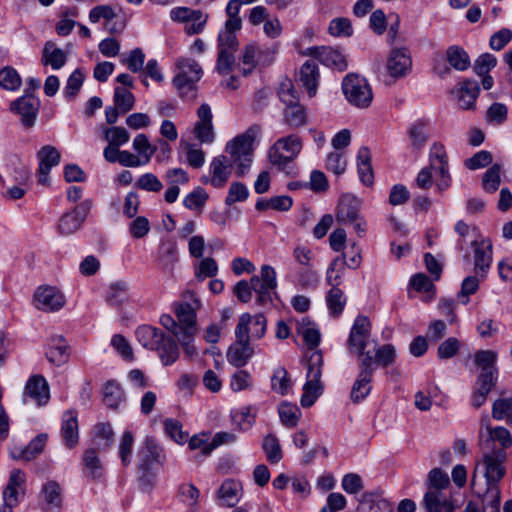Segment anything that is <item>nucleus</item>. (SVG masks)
Wrapping results in <instances>:
<instances>
[{
  "instance_id": "obj_13",
  "label": "nucleus",
  "mask_w": 512,
  "mask_h": 512,
  "mask_svg": "<svg viewBox=\"0 0 512 512\" xmlns=\"http://www.w3.org/2000/svg\"><path fill=\"white\" fill-rule=\"evenodd\" d=\"M90 209V201L85 200L79 203L73 210L63 214L58 224L60 234L71 235L75 233L82 226Z\"/></svg>"
},
{
  "instance_id": "obj_58",
  "label": "nucleus",
  "mask_w": 512,
  "mask_h": 512,
  "mask_svg": "<svg viewBox=\"0 0 512 512\" xmlns=\"http://www.w3.org/2000/svg\"><path fill=\"white\" fill-rule=\"evenodd\" d=\"M208 198V193L202 187H197L185 196L183 205L190 210H199L204 207Z\"/></svg>"
},
{
  "instance_id": "obj_37",
  "label": "nucleus",
  "mask_w": 512,
  "mask_h": 512,
  "mask_svg": "<svg viewBox=\"0 0 512 512\" xmlns=\"http://www.w3.org/2000/svg\"><path fill=\"white\" fill-rule=\"evenodd\" d=\"M66 61V54L61 48L55 47L52 42L45 44L42 54V63L44 65H50L54 70H58L65 65Z\"/></svg>"
},
{
  "instance_id": "obj_25",
  "label": "nucleus",
  "mask_w": 512,
  "mask_h": 512,
  "mask_svg": "<svg viewBox=\"0 0 512 512\" xmlns=\"http://www.w3.org/2000/svg\"><path fill=\"white\" fill-rule=\"evenodd\" d=\"M83 474L92 481H100L104 476V467L95 448H88L83 453Z\"/></svg>"
},
{
  "instance_id": "obj_5",
  "label": "nucleus",
  "mask_w": 512,
  "mask_h": 512,
  "mask_svg": "<svg viewBox=\"0 0 512 512\" xmlns=\"http://www.w3.org/2000/svg\"><path fill=\"white\" fill-rule=\"evenodd\" d=\"M257 132L258 128L251 127L226 145V152L230 154L232 162L237 165L238 177H243L252 163L253 143Z\"/></svg>"
},
{
  "instance_id": "obj_20",
  "label": "nucleus",
  "mask_w": 512,
  "mask_h": 512,
  "mask_svg": "<svg viewBox=\"0 0 512 512\" xmlns=\"http://www.w3.org/2000/svg\"><path fill=\"white\" fill-rule=\"evenodd\" d=\"M474 247V271L485 279L492 263V244L489 240H472Z\"/></svg>"
},
{
  "instance_id": "obj_22",
  "label": "nucleus",
  "mask_w": 512,
  "mask_h": 512,
  "mask_svg": "<svg viewBox=\"0 0 512 512\" xmlns=\"http://www.w3.org/2000/svg\"><path fill=\"white\" fill-rule=\"evenodd\" d=\"M195 306L190 303H177L174 306V313L177 318L178 325H180L182 333L197 332L196 326V309L199 306V300L194 299Z\"/></svg>"
},
{
  "instance_id": "obj_21",
  "label": "nucleus",
  "mask_w": 512,
  "mask_h": 512,
  "mask_svg": "<svg viewBox=\"0 0 512 512\" xmlns=\"http://www.w3.org/2000/svg\"><path fill=\"white\" fill-rule=\"evenodd\" d=\"M479 93V84L473 79H465L453 90L458 105L463 110H469L475 107Z\"/></svg>"
},
{
  "instance_id": "obj_18",
  "label": "nucleus",
  "mask_w": 512,
  "mask_h": 512,
  "mask_svg": "<svg viewBox=\"0 0 512 512\" xmlns=\"http://www.w3.org/2000/svg\"><path fill=\"white\" fill-rule=\"evenodd\" d=\"M305 54L314 57L325 66L333 67L339 71H344L347 68L343 54L332 47H309Z\"/></svg>"
},
{
  "instance_id": "obj_36",
  "label": "nucleus",
  "mask_w": 512,
  "mask_h": 512,
  "mask_svg": "<svg viewBox=\"0 0 512 512\" xmlns=\"http://www.w3.org/2000/svg\"><path fill=\"white\" fill-rule=\"evenodd\" d=\"M446 60L450 66L457 71H465L471 65L468 53L458 45L448 47L446 51Z\"/></svg>"
},
{
  "instance_id": "obj_38",
  "label": "nucleus",
  "mask_w": 512,
  "mask_h": 512,
  "mask_svg": "<svg viewBox=\"0 0 512 512\" xmlns=\"http://www.w3.org/2000/svg\"><path fill=\"white\" fill-rule=\"evenodd\" d=\"M244 316H248L244 329L246 334L250 336V339L262 338L265 335L267 328L265 316L263 314H256L252 316L249 313H244L240 318H243Z\"/></svg>"
},
{
  "instance_id": "obj_45",
  "label": "nucleus",
  "mask_w": 512,
  "mask_h": 512,
  "mask_svg": "<svg viewBox=\"0 0 512 512\" xmlns=\"http://www.w3.org/2000/svg\"><path fill=\"white\" fill-rule=\"evenodd\" d=\"M113 101L114 105L119 108L120 113L125 114L133 109L135 97L127 88L117 86L114 89Z\"/></svg>"
},
{
  "instance_id": "obj_2",
  "label": "nucleus",
  "mask_w": 512,
  "mask_h": 512,
  "mask_svg": "<svg viewBox=\"0 0 512 512\" xmlns=\"http://www.w3.org/2000/svg\"><path fill=\"white\" fill-rule=\"evenodd\" d=\"M138 481L143 488H151L156 483L157 472L154 465L162 466L165 462V453L157 440L146 437L143 447L138 452Z\"/></svg>"
},
{
  "instance_id": "obj_48",
  "label": "nucleus",
  "mask_w": 512,
  "mask_h": 512,
  "mask_svg": "<svg viewBox=\"0 0 512 512\" xmlns=\"http://www.w3.org/2000/svg\"><path fill=\"white\" fill-rule=\"evenodd\" d=\"M133 149L137 152V156L142 159L144 164L150 162L156 151V147L152 146L145 134H138L133 140Z\"/></svg>"
},
{
  "instance_id": "obj_27",
  "label": "nucleus",
  "mask_w": 512,
  "mask_h": 512,
  "mask_svg": "<svg viewBox=\"0 0 512 512\" xmlns=\"http://www.w3.org/2000/svg\"><path fill=\"white\" fill-rule=\"evenodd\" d=\"M46 441V434H38L27 446L23 448L14 447L10 451L11 457L15 460L30 461L43 451Z\"/></svg>"
},
{
  "instance_id": "obj_47",
  "label": "nucleus",
  "mask_w": 512,
  "mask_h": 512,
  "mask_svg": "<svg viewBox=\"0 0 512 512\" xmlns=\"http://www.w3.org/2000/svg\"><path fill=\"white\" fill-rule=\"evenodd\" d=\"M123 399V392L116 381H108L103 390V402L109 408H117Z\"/></svg>"
},
{
  "instance_id": "obj_39",
  "label": "nucleus",
  "mask_w": 512,
  "mask_h": 512,
  "mask_svg": "<svg viewBox=\"0 0 512 512\" xmlns=\"http://www.w3.org/2000/svg\"><path fill=\"white\" fill-rule=\"evenodd\" d=\"M331 289L327 292L326 303L332 316L338 317L343 312L346 305V297L344 292L338 287L339 285H330Z\"/></svg>"
},
{
  "instance_id": "obj_31",
  "label": "nucleus",
  "mask_w": 512,
  "mask_h": 512,
  "mask_svg": "<svg viewBox=\"0 0 512 512\" xmlns=\"http://www.w3.org/2000/svg\"><path fill=\"white\" fill-rule=\"evenodd\" d=\"M154 351H157L164 366H170L175 363L180 355L176 341L171 336H166L165 334L162 336V341H160Z\"/></svg>"
},
{
  "instance_id": "obj_16",
  "label": "nucleus",
  "mask_w": 512,
  "mask_h": 512,
  "mask_svg": "<svg viewBox=\"0 0 512 512\" xmlns=\"http://www.w3.org/2000/svg\"><path fill=\"white\" fill-rule=\"evenodd\" d=\"M36 308L53 312L60 310L65 304L63 294L54 287H39L34 293Z\"/></svg>"
},
{
  "instance_id": "obj_42",
  "label": "nucleus",
  "mask_w": 512,
  "mask_h": 512,
  "mask_svg": "<svg viewBox=\"0 0 512 512\" xmlns=\"http://www.w3.org/2000/svg\"><path fill=\"white\" fill-rule=\"evenodd\" d=\"M262 449L266 455L267 461L276 464L283 458L281 445L278 438L273 434H268L262 442Z\"/></svg>"
},
{
  "instance_id": "obj_10",
  "label": "nucleus",
  "mask_w": 512,
  "mask_h": 512,
  "mask_svg": "<svg viewBox=\"0 0 512 512\" xmlns=\"http://www.w3.org/2000/svg\"><path fill=\"white\" fill-rule=\"evenodd\" d=\"M360 371L351 389V400L359 403L364 400L370 393L372 386V378L374 373L373 359L371 353H367L360 360Z\"/></svg>"
},
{
  "instance_id": "obj_24",
  "label": "nucleus",
  "mask_w": 512,
  "mask_h": 512,
  "mask_svg": "<svg viewBox=\"0 0 512 512\" xmlns=\"http://www.w3.org/2000/svg\"><path fill=\"white\" fill-rule=\"evenodd\" d=\"M61 436L65 446L69 449L76 446L79 440L77 412L69 410L63 413Z\"/></svg>"
},
{
  "instance_id": "obj_28",
  "label": "nucleus",
  "mask_w": 512,
  "mask_h": 512,
  "mask_svg": "<svg viewBox=\"0 0 512 512\" xmlns=\"http://www.w3.org/2000/svg\"><path fill=\"white\" fill-rule=\"evenodd\" d=\"M359 217V201L349 195L342 197L337 207V222L347 224L356 221Z\"/></svg>"
},
{
  "instance_id": "obj_19",
  "label": "nucleus",
  "mask_w": 512,
  "mask_h": 512,
  "mask_svg": "<svg viewBox=\"0 0 512 512\" xmlns=\"http://www.w3.org/2000/svg\"><path fill=\"white\" fill-rule=\"evenodd\" d=\"M411 67V56L406 48H396L390 52L386 63V69L391 77H405L411 70Z\"/></svg>"
},
{
  "instance_id": "obj_41",
  "label": "nucleus",
  "mask_w": 512,
  "mask_h": 512,
  "mask_svg": "<svg viewBox=\"0 0 512 512\" xmlns=\"http://www.w3.org/2000/svg\"><path fill=\"white\" fill-rule=\"evenodd\" d=\"M258 55V46L254 43L248 44L244 47L239 60H240V70L244 76H247L252 73V71L258 67L257 61Z\"/></svg>"
},
{
  "instance_id": "obj_34",
  "label": "nucleus",
  "mask_w": 512,
  "mask_h": 512,
  "mask_svg": "<svg viewBox=\"0 0 512 512\" xmlns=\"http://www.w3.org/2000/svg\"><path fill=\"white\" fill-rule=\"evenodd\" d=\"M240 484L234 480H225L218 489V501L222 506L233 507L239 501Z\"/></svg>"
},
{
  "instance_id": "obj_35",
  "label": "nucleus",
  "mask_w": 512,
  "mask_h": 512,
  "mask_svg": "<svg viewBox=\"0 0 512 512\" xmlns=\"http://www.w3.org/2000/svg\"><path fill=\"white\" fill-rule=\"evenodd\" d=\"M357 166L360 180L366 186L373 184V171L371 166V156L367 147H361L357 153Z\"/></svg>"
},
{
  "instance_id": "obj_64",
  "label": "nucleus",
  "mask_w": 512,
  "mask_h": 512,
  "mask_svg": "<svg viewBox=\"0 0 512 512\" xmlns=\"http://www.w3.org/2000/svg\"><path fill=\"white\" fill-rule=\"evenodd\" d=\"M218 272V264L215 259L207 257L202 259L198 265L195 266V277L202 281L206 278L214 277Z\"/></svg>"
},
{
  "instance_id": "obj_61",
  "label": "nucleus",
  "mask_w": 512,
  "mask_h": 512,
  "mask_svg": "<svg viewBox=\"0 0 512 512\" xmlns=\"http://www.w3.org/2000/svg\"><path fill=\"white\" fill-rule=\"evenodd\" d=\"M134 436L132 432L125 431L120 440L119 444V457L123 466H128L132 460Z\"/></svg>"
},
{
  "instance_id": "obj_49",
  "label": "nucleus",
  "mask_w": 512,
  "mask_h": 512,
  "mask_svg": "<svg viewBox=\"0 0 512 512\" xmlns=\"http://www.w3.org/2000/svg\"><path fill=\"white\" fill-rule=\"evenodd\" d=\"M373 365L376 364L380 367L386 368L393 364L396 359V350L392 344H384L375 349L374 356H372Z\"/></svg>"
},
{
  "instance_id": "obj_14",
  "label": "nucleus",
  "mask_w": 512,
  "mask_h": 512,
  "mask_svg": "<svg viewBox=\"0 0 512 512\" xmlns=\"http://www.w3.org/2000/svg\"><path fill=\"white\" fill-rule=\"evenodd\" d=\"M39 107L40 100L31 93L24 94L11 104V110L21 116V121L26 127H32L34 125Z\"/></svg>"
},
{
  "instance_id": "obj_52",
  "label": "nucleus",
  "mask_w": 512,
  "mask_h": 512,
  "mask_svg": "<svg viewBox=\"0 0 512 512\" xmlns=\"http://www.w3.org/2000/svg\"><path fill=\"white\" fill-rule=\"evenodd\" d=\"M250 282L252 284L253 291L256 293V303L263 307L272 304V295L276 293V289H270L261 284L258 276H253L250 279Z\"/></svg>"
},
{
  "instance_id": "obj_33",
  "label": "nucleus",
  "mask_w": 512,
  "mask_h": 512,
  "mask_svg": "<svg viewBox=\"0 0 512 512\" xmlns=\"http://www.w3.org/2000/svg\"><path fill=\"white\" fill-rule=\"evenodd\" d=\"M136 338L138 342L146 349L154 351L158 347L160 341H162L163 331L150 326L141 325L136 329Z\"/></svg>"
},
{
  "instance_id": "obj_23",
  "label": "nucleus",
  "mask_w": 512,
  "mask_h": 512,
  "mask_svg": "<svg viewBox=\"0 0 512 512\" xmlns=\"http://www.w3.org/2000/svg\"><path fill=\"white\" fill-rule=\"evenodd\" d=\"M231 164L224 155L216 156L212 159L209 172L211 174V185L214 188H223L231 175Z\"/></svg>"
},
{
  "instance_id": "obj_6",
  "label": "nucleus",
  "mask_w": 512,
  "mask_h": 512,
  "mask_svg": "<svg viewBox=\"0 0 512 512\" xmlns=\"http://www.w3.org/2000/svg\"><path fill=\"white\" fill-rule=\"evenodd\" d=\"M479 445L482 450V459L477 462V464L480 465V473H482V471H485L484 458L486 455L496 456L497 453L502 452L505 456L502 466H505V462L507 460V453L505 449L512 445V436L505 427L498 426L491 428L487 426L486 436L482 431L480 432Z\"/></svg>"
},
{
  "instance_id": "obj_63",
  "label": "nucleus",
  "mask_w": 512,
  "mask_h": 512,
  "mask_svg": "<svg viewBox=\"0 0 512 512\" xmlns=\"http://www.w3.org/2000/svg\"><path fill=\"white\" fill-rule=\"evenodd\" d=\"M235 52L218 49L216 71L221 75H227L233 71L235 64Z\"/></svg>"
},
{
  "instance_id": "obj_8",
  "label": "nucleus",
  "mask_w": 512,
  "mask_h": 512,
  "mask_svg": "<svg viewBox=\"0 0 512 512\" xmlns=\"http://www.w3.org/2000/svg\"><path fill=\"white\" fill-rule=\"evenodd\" d=\"M247 319L248 316L239 318L235 328L236 341L227 351L228 362L237 368L245 366L254 353L250 346V336L246 334L244 329Z\"/></svg>"
},
{
  "instance_id": "obj_50",
  "label": "nucleus",
  "mask_w": 512,
  "mask_h": 512,
  "mask_svg": "<svg viewBox=\"0 0 512 512\" xmlns=\"http://www.w3.org/2000/svg\"><path fill=\"white\" fill-rule=\"evenodd\" d=\"M240 29H229L228 24L225 23L224 29L221 30L217 38V48L229 51H237L239 43L236 36V32Z\"/></svg>"
},
{
  "instance_id": "obj_44",
  "label": "nucleus",
  "mask_w": 512,
  "mask_h": 512,
  "mask_svg": "<svg viewBox=\"0 0 512 512\" xmlns=\"http://www.w3.org/2000/svg\"><path fill=\"white\" fill-rule=\"evenodd\" d=\"M292 387V382L288 371L284 367H278L274 370L271 377V388L280 395H286Z\"/></svg>"
},
{
  "instance_id": "obj_53",
  "label": "nucleus",
  "mask_w": 512,
  "mask_h": 512,
  "mask_svg": "<svg viewBox=\"0 0 512 512\" xmlns=\"http://www.w3.org/2000/svg\"><path fill=\"white\" fill-rule=\"evenodd\" d=\"M284 119L291 127L303 126L307 121L306 111L300 104L288 106L284 111Z\"/></svg>"
},
{
  "instance_id": "obj_7",
  "label": "nucleus",
  "mask_w": 512,
  "mask_h": 512,
  "mask_svg": "<svg viewBox=\"0 0 512 512\" xmlns=\"http://www.w3.org/2000/svg\"><path fill=\"white\" fill-rule=\"evenodd\" d=\"M342 90L348 102L355 107L367 108L372 102V89L367 80L358 74H347L342 81Z\"/></svg>"
},
{
  "instance_id": "obj_59",
  "label": "nucleus",
  "mask_w": 512,
  "mask_h": 512,
  "mask_svg": "<svg viewBox=\"0 0 512 512\" xmlns=\"http://www.w3.org/2000/svg\"><path fill=\"white\" fill-rule=\"evenodd\" d=\"M323 384H313L305 382L303 386V394L300 399L302 407L309 408L317 401L323 393Z\"/></svg>"
},
{
  "instance_id": "obj_1",
  "label": "nucleus",
  "mask_w": 512,
  "mask_h": 512,
  "mask_svg": "<svg viewBox=\"0 0 512 512\" xmlns=\"http://www.w3.org/2000/svg\"><path fill=\"white\" fill-rule=\"evenodd\" d=\"M505 456L502 452L496 456L486 455L485 471L480 473V465L476 464L472 478V493L486 503L487 512H500L501 492L500 481L506 475V467L502 466Z\"/></svg>"
},
{
  "instance_id": "obj_11",
  "label": "nucleus",
  "mask_w": 512,
  "mask_h": 512,
  "mask_svg": "<svg viewBox=\"0 0 512 512\" xmlns=\"http://www.w3.org/2000/svg\"><path fill=\"white\" fill-rule=\"evenodd\" d=\"M25 481L26 476L22 470L11 471L8 484L3 492L4 504L0 507V512H13V508L19 503V494L24 493Z\"/></svg>"
},
{
  "instance_id": "obj_40",
  "label": "nucleus",
  "mask_w": 512,
  "mask_h": 512,
  "mask_svg": "<svg viewBox=\"0 0 512 512\" xmlns=\"http://www.w3.org/2000/svg\"><path fill=\"white\" fill-rule=\"evenodd\" d=\"M323 356L320 351H313L307 360L306 382L323 384L321 382Z\"/></svg>"
},
{
  "instance_id": "obj_62",
  "label": "nucleus",
  "mask_w": 512,
  "mask_h": 512,
  "mask_svg": "<svg viewBox=\"0 0 512 512\" xmlns=\"http://www.w3.org/2000/svg\"><path fill=\"white\" fill-rule=\"evenodd\" d=\"M84 82V74L80 69L74 70L68 77L64 88V95L67 99L75 98Z\"/></svg>"
},
{
  "instance_id": "obj_51",
  "label": "nucleus",
  "mask_w": 512,
  "mask_h": 512,
  "mask_svg": "<svg viewBox=\"0 0 512 512\" xmlns=\"http://www.w3.org/2000/svg\"><path fill=\"white\" fill-rule=\"evenodd\" d=\"M431 168L436 169L441 178H450L447 155L442 145H434L433 147Z\"/></svg>"
},
{
  "instance_id": "obj_57",
  "label": "nucleus",
  "mask_w": 512,
  "mask_h": 512,
  "mask_svg": "<svg viewBox=\"0 0 512 512\" xmlns=\"http://www.w3.org/2000/svg\"><path fill=\"white\" fill-rule=\"evenodd\" d=\"M344 259L345 253H342L341 256L336 257L328 266L326 272V281L329 285H340L341 278L344 274Z\"/></svg>"
},
{
  "instance_id": "obj_9",
  "label": "nucleus",
  "mask_w": 512,
  "mask_h": 512,
  "mask_svg": "<svg viewBox=\"0 0 512 512\" xmlns=\"http://www.w3.org/2000/svg\"><path fill=\"white\" fill-rule=\"evenodd\" d=\"M371 336V322L368 317L359 315L355 318L347 340V348L351 354L364 358L365 349Z\"/></svg>"
},
{
  "instance_id": "obj_60",
  "label": "nucleus",
  "mask_w": 512,
  "mask_h": 512,
  "mask_svg": "<svg viewBox=\"0 0 512 512\" xmlns=\"http://www.w3.org/2000/svg\"><path fill=\"white\" fill-rule=\"evenodd\" d=\"M231 419L239 430L245 431L251 428L254 422V416L251 414L250 407H242L231 412Z\"/></svg>"
},
{
  "instance_id": "obj_12",
  "label": "nucleus",
  "mask_w": 512,
  "mask_h": 512,
  "mask_svg": "<svg viewBox=\"0 0 512 512\" xmlns=\"http://www.w3.org/2000/svg\"><path fill=\"white\" fill-rule=\"evenodd\" d=\"M50 399L49 385L41 375L31 376L23 391V403L34 402L36 406H45Z\"/></svg>"
},
{
  "instance_id": "obj_54",
  "label": "nucleus",
  "mask_w": 512,
  "mask_h": 512,
  "mask_svg": "<svg viewBox=\"0 0 512 512\" xmlns=\"http://www.w3.org/2000/svg\"><path fill=\"white\" fill-rule=\"evenodd\" d=\"M278 412L282 424L286 427L293 428L298 424L301 411L296 405L283 403L280 405Z\"/></svg>"
},
{
  "instance_id": "obj_55",
  "label": "nucleus",
  "mask_w": 512,
  "mask_h": 512,
  "mask_svg": "<svg viewBox=\"0 0 512 512\" xmlns=\"http://www.w3.org/2000/svg\"><path fill=\"white\" fill-rule=\"evenodd\" d=\"M145 54L140 48H135L129 53L121 55V62L127 66L132 73L140 72L143 69Z\"/></svg>"
},
{
  "instance_id": "obj_43",
  "label": "nucleus",
  "mask_w": 512,
  "mask_h": 512,
  "mask_svg": "<svg viewBox=\"0 0 512 512\" xmlns=\"http://www.w3.org/2000/svg\"><path fill=\"white\" fill-rule=\"evenodd\" d=\"M128 284L125 281H117L110 284L106 301L112 306H120L128 299Z\"/></svg>"
},
{
  "instance_id": "obj_3",
  "label": "nucleus",
  "mask_w": 512,
  "mask_h": 512,
  "mask_svg": "<svg viewBox=\"0 0 512 512\" xmlns=\"http://www.w3.org/2000/svg\"><path fill=\"white\" fill-rule=\"evenodd\" d=\"M302 141L299 136L291 134L279 138L268 150L270 163L287 175H294V160L300 154Z\"/></svg>"
},
{
  "instance_id": "obj_30",
  "label": "nucleus",
  "mask_w": 512,
  "mask_h": 512,
  "mask_svg": "<svg viewBox=\"0 0 512 512\" xmlns=\"http://www.w3.org/2000/svg\"><path fill=\"white\" fill-rule=\"evenodd\" d=\"M45 354L48 361L57 366L66 363L69 354L65 339L62 336L52 337Z\"/></svg>"
},
{
  "instance_id": "obj_56",
  "label": "nucleus",
  "mask_w": 512,
  "mask_h": 512,
  "mask_svg": "<svg viewBox=\"0 0 512 512\" xmlns=\"http://www.w3.org/2000/svg\"><path fill=\"white\" fill-rule=\"evenodd\" d=\"M481 280L482 279L477 274L474 276H467L463 279L461 289L457 295L460 303L466 305L469 302V296L477 292Z\"/></svg>"
},
{
  "instance_id": "obj_46",
  "label": "nucleus",
  "mask_w": 512,
  "mask_h": 512,
  "mask_svg": "<svg viewBox=\"0 0 512 512\" xmlns=\"http://www.w3.org/2000/svg\"><path fill=\"white\" fill-rule=\"evenodd\" d=\"M496 383L491 382V378L484 375L482 381H476V389L472 394L471 404L475 408L481 407L487 399V395Z\"/></svg>"
},
{
  "instance_id": "obj_32",
  "label": "nucleus",
  "mask_w": 512,
  "mask_h": 512,
  "mask_svg": "<svg viewBox=\"0 0 512 512\" xmlns=\"http://www.w3.org/2000/svg\"><path fill=\"white\" fill-rule=\"evenodd\" d=\"M115 17V13L113 9L108 5H99L90 10L89 20L92 23H97L101 19L106 20V28L110 33H118L121 32L124 28V24L114 23L111 24V21Z\"/></svg>"
},
{
  "instance_id": "obj_29",
  "label": "nucleus",
  "mask_w": 512,
  "mask_h": 512,
  "mask_svg": "<svg viewBox=\"0 0 512 512\" xmlns=\"http://www.w3.org/2000/svg\"><path fill=\"white\" fill-rule=\"evenodd\" d=\"M319 79L318 65L313 60H307L300 68L299 81L312 97L316 94Z\"/></svg>"
},
{
  "instance_id": "obj_4",
  "label": "nucleus",
  "mask_w": 512,
  "mask_h": 512,
  "mask_svg": "<svg viewBox=\"0 0 512 512\" xmlns=\"http://www.w3.org/2000/svg\"><path fill=\"white\" fill-rule=\"evenodd\" d=\"M177 73L173 84L180 97L193 100L196 97V83L201 79L203 70L199 63L192 58H179L176 63Z\"/></svg>"
},
{
  "instance_id": "obj_26",
  "label": "nucleus",
  "mask_w": 512,
  "mask_h": 512,
  "mask_svg": "<svg viewBox=\"0 0 512 512\" xmlns=\"http://www.w3.org/2000/svg\"><path fill=\"white\" fill-rule=\"evenodd\" d=\"M497 353L492 350H480L475 354L474 362L481 369L477 380L482 381L484 375L491 378L492 383L497 381Z\"/></svg>"
},
{
  "instance_id": "obj_17",
  "label": "nucleus",
  "mask_w": 512,
  "mask_h": 512,
  "mask_svg": "<svg viewBox=\"0 0 512 512\" xmlns=\"http://www.w3.org/2000/svg\"><path fill=\"white\" fill-rule=\"evenodd\" d=\"M37 157L39 159L38 183L48 185L49 173L52 167L60 163L61 155L54 146L45 145L37 152Z\"/></svg>"
},
{
  "instance_id": "obj_15",
  "label": "nucleus",
  "mask_w": 512,
  "mask_h": 512,
  "mask_svg": "<svg viewBox=\"0 0 512 512\" xmlns=\"http://www.w3.org/2000/svg\"><path fill=\"white\" fill-rule=\"evenodd\" d=\"M198 121L194 126L195 137L203 144H212L215 140L212 111L208 104H202L197 110Z\"/></svg>"
}]
</instances>
